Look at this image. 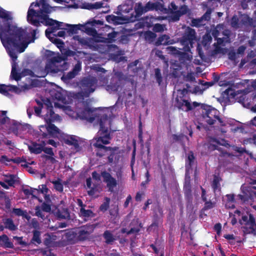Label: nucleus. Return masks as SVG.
Wrapping results in <instances>:
<instances>
[{
  "label": "nucleus",
  "instance_id": "f257e3e1",
  "mask_svg": "<svg viewBox=\"0 0 256 256\" xmlns=\"http://www.w3.org/2000/svg\"><path fill=\"white\" fill-rule=\"evenodd\" d=\"M80 87L81 92L76 96L78 98L76 111H74L70 106L66 104V97L62 92L52 90L51 91L52 100L47 99L44 104L38 107H35V113L39 116L42 112L44 113L45 111L46 112V113L44 115L46 124H51L52 122L59 120L60 116L54 114L52 110V106L54 104L56 108H62L66 114L72 118L76 119L79 118L90 122H94L95 120L100 121V130L98 136L102 134L104 135L95 137L92 140L91 144L104 152L112 151V154L108 158V162L110 163H118L120 158V154L118 153V148L116 147L112 148L104 146L110 142V137L107 134L110 124V120L106 116H102L100 118L98 116H94L93 111L90 107L87 100H81L84 99V97L88 98L90 94L94 91L96 87V78L91 76L84 78L80 82Z\"/></svg>",
  "mask_w": 256,
  "mask_h": 256
},
{
  "label": "nucleus",
  "instance_id": "f03ea898",
  "mask_svg": "<svg viewBox=\"0 0 256 256\" xmlns=\"http://www.w3.org/2000/svg\"><path fill=\"white\" fill-rule=\"evenodd\" d=\"M0 38L13 61L10 78L18 80L20 76L16 72L18 66L15 62L17 54L24 52L28 44L34 42L36 30L31 28L26 29L18 28L12 22V14L2 8H0Z\"/></svg>",
  "mask_w": 256,
  "mask_h": 256
},
{
  "label": "nucleus",
  "instance_id": "7ed1b4c3",
  "mask_svg": "<svg viewBox=\"0 0 256 256\" xmlns=\"http://www.w3.org/2000/svg\"><path fill=\"white\" fill-rule=\"evenodd\" d=\"M162 0L160 2H148L145 6H142L140 2L136 3L134 6L135 14H132L130 16L126 15L125 16H116L114 15L106 16V20L109 22L113 23L115 24H122L129 22H133L138 19L143 14L150 10H156L164 13H167L169 10L172 13V16L170 17V20L177 21L180 17L186 13L188 8L186 6H181L178 10V7L174 2H172L169 6V10L164 8L162 3Z\"/></svg>",
  "mask_w": 256,
  "mask_h": 256
},
{
  "label": "nucleus",
  "instance_id": "20e7f679",
  "mask_svg": "<svg viewBox=\"0 0 256 256\" xmlns=\"http://www.w3.org/2000/svg\"><path fill=\"white\" fill-rule=\"evenodd\" d=\"M58 2L60 0H54ZM58 7L51 6L47 2V0H36V2L31 4L27 14L28 22L35 26H38L42 23L49 27L46 30V35L49 36L50 33L60 28H64L68 26L66 24L59 22L57 20L50 18L48 14L56 10Z\"/></svg>",
  "mask_w": 256,
  "mask_h": 256
},
{
  "label": "nucleus",
  "instance_id": "39448f33",
  "mask_svg": "<svg viewBox=\"0 0 256 256\" xmlns=\"http://www.w3.org/2000/svg\"><path fill=\"white\" fill-rule=\"evenodd\" d=\"M68 26H65L64 28H60L56 30H54V31L51 33H50L49 36L46 35H46L47 38H48L57 47L62 50V48L64 47V42L60 40L54 38L53 36H56L54 32L59 29L62 30H68L72 33H76V30H82V31L86 32L87 34L90 36H92L95 37L97 35L96 31L93 28H92L88 27V25L90 24L92 26H95L96 24L98 25H102L103 22L101 20H89L86 22L85 24H66Z\"/></svg>",
  "mask_w": 256,
  "mask_h": 256
},
{
  "label": "nucleus",
  "instance_id": "423d86ee",
  "mask_svg": "<svg viewBox=\"0 0 256 256\" xmlns=\"http://www.w3.org/2000/svg\"><path fill=\"white\" fill-rule=\"evenodd\" d=\"M195 31L190 27L186 28L185 32L180 42L184 46V50L185 52H182L179 50L175 47L170 46L166 48L168 53L174 55H180L182 60H184L190 61L192 58V52H190V49L192 47L194 40H195Z\"/></svg>",
  "mask_w": 256,
  "mask_h": 256
},
{
  "label": "nucleus",
  "instance_id": "0eeeda50",
  "mask_svg": "<svg viewBox=\"0 0 256 256\" xmlns=\"http://www.w3.org/2000/svg\"><path fill=\"white\" fill-rule=\"evenodd\" d=\"M47 55L52 56V58L47 60L44 71L42 74L38 76V77H44L48 74L56 73L67 69L68 64L59 54H56L52 51L48 50Z\"/></svg>",
  "mask_w": 256,
  "mask_h": 256
},
{
  "label": "nucleus",
  "instance_id": "6e6552de",
  "mask_svg": "<svg viewBox=\"0 0 256 256\" xmlns=\"http://www.w3.org/2000/svg\"><path fill=\"white\" fill-rule=\"evenodd\" d=\"M202 118L204 120L207 122L208 124H212L214 122L217 120L220 126H226L227 125H231L234 122V120H226L220 118L218 116V111L209 106H204L202 110Z\"/></svg>",
  "mask_w": 256,
  "mask_h": 256
},
{
  "label": "nucleus",
  "instance_id": "1a4fd4ad",
  "mask_svg": "<svg viewBox=\"0 0 256 256\" xmlns=\"http://www.w3.org/2000/svg\"><path fill=\"white\" fill-rule=\"evenodd\" d=\"M222 28V25H218L216 28L212 30V35L215 38H216L217 42L214 44V49L212 52V55L218 54H225L227 52V50L224 48V44L228 42V35L230 32L226 30L223 32L222 35L224 36L222 38H218L220 36L219 30Z\"/></svg>",
  "mask_w": 256,
  "mask_h": 256
},
{
  "label": "nucleus",
  "instance_id": "9d476101",
  "mask_svg": "<svg viewBox=\"0 0 256 256\" xmlns=\"http://www.w3.org/2000/svg\"><path fill=\"white\" fill-rule=\"evenodd\" d=\"M40 138L53 146L56 147L58 143L52 140L51 137H58L61 134L60 130L54 124H49L40 126Z\"/></svg>",
  "mask_w": 256,
  "mask_h": 256
},
{
  "label": "nucleus",
  "instance_id": "9b49d317",
  "mask_svg": "<svg viewBox=\"0 0 256 256\" xmlns=\"http://www.w3.org/2000/svg\"><path fill=\"white\" fill-rule=\"evenodd\" d=\"M6 111H0V123L6 124L12 122V125L10 128L16 134L22 136V134L31 133L32 131L31 126L28 124H19L6 116Z\"/></svg>",
  "mask_w": 256,
  "mask_h": 256
},
{
  "label": "nucleus",
  "instance_id": "f8f14e48",
  "mask_svg": "<svg viewBox=\"0 0 256 256\" xmlns=\"http://www.w3.org/2000/svg\"><path fill=\"white\" fill-rule=\"evenodd\" d=\"M246 214L242 212V218L240 223L242 226V230L245 234H256V224L251 214L246 211Z\"/></svg>",
  "mask_w": 256,
  "mask_h": 256
},
{
  "label": "nucleus",
  "instance_id": "ddd939ff",
  "mask_svg": "<svg viewBox=\"0 0 256 256\" xmlns=\"http://www.w3.org/2000/svg\"><path fill=\"white\" fill-rule=\"evenodd\" d=\"M22 92V89L16 86L13 85L0 84V93L10 97L12 93L20 94Z\"/></svg>",
  "mask_w": 256,
  "mask_h": 256
},
{
  "label": "nucleus",
  "instance_id": "4468645a",
  "mask_svg": "<svg viewBox=\"0 0 256 256\" xmlns=\"http://www.w3.org/2000/svg\"><path fill=\"white\" fill-rule=\"evenodd\" d=\"M194 156L192 152H190L188 156V160L186 162V173L185 178L184 188L189 189L190 187V176L189 174L190 172V168L194 162Z\"/></svg>",
  "mask_w": 256,
  "mask_h": 256
},
{
  "label": "nucleus",
  "instance_id": "2eb2a0df",
  "mask_svg": "<svg viewBox=\"0 0 256 256\" xmlns=\"http://www.w3.org/2000/svg\"><path fill=\"white\" fill-rule=\"evenodd\" d=\"M82 70L81 62H78L74 66L72 70L68 73L66 74H64L62 77V80L65 82H68V81L74 78Z\"/></svg>",
  "mask_w": 256,
  "mask_h": 256
},
{
  "label": "nucleus",
  "instance_id": "dca6fc26",
  "mask_svg": "<svg viewBox=\"0 0 256 256\" xmlns=\"http://www.w3.org/2000/svg\"><path fill=\"white\" fill-rule=\"evenodd\" d=\"M176 106L179 108L184 111H188L192 110L193 108H196L198 106V104L196 102H194L191 104L189 102L184 100L176 99Z\"/></svg>",
  "mask_w": 256,
  "mask_h": 256
},
{
  "label": "nucleus",
  "instance_id": "f3484780",
  "mask_svg": "<svg viewBox=\"0 0 256 256\" xmlns=\"http://www.w3.org/2000/svg\"><path fill=\"white\" fill-rule=\"evenodd\" d=\"M104 181L106 184L107 187L110 192L113 191L114 188L116 186L117 182L116 180L106 172H103L102 173Z\"/></svg>",
  "mask_w": 256,
  "mask_h": 256
},
{
  "label": "nucleus",
  "instance_id": "a211bd4d",
  "mask_svg": "<svg viewBox=\"0 0 256 256\" xmlns=\"http://www.w3.org/2000/svg\"><path fill=\"white\" fill-rule=\"evenodd\" d=\"M38 143L33 142L28 146V149L31 152L37 154L42 151L43 148L46 145V142L40 138L38 139Z\"/></svg>",
  "mask_w": 256,
  "mask_h": 256
},
{
  "label": "nucleus",
  "instance_id": "6ab92c4d",
  "mask_svg": "<svg viewBox=\"0 0 256 256\" xmlns=\"http://www.w3.org/2000/svg\"><path fill=\"white\" fill-rule=\"evenodd\" d=\"M18 178V177L14 175H6L4 177V182H0V185L6 189H8L10 186H13L17 182Z\"/></svg>",
  "mask_w": 256,
  "mask_h": 256
},
{
  "label": "nucleus",
  "instance_id": "aec40b11",
  "mask_svg": "<svg viewBox=\"0 0 256 256\" xmlns=\"http://www.w3.org/2000/svg\"><path fill=\"white\" fill-rule=\"evenodd\" d=\"M228 144L224 140H222L220 141H218L214 139H212L207 144L208 150L211 151L214 150H218L219 151L222 150L220 146H227Z\"/></svg>",
  "mask_w": 256,
  "mask_h": 256
},
{
  "label": "nucleus",
  "instance_id": "412c9836",
  "mask_svg": "<svg viewBox=\"0 0 256 256\" xmlns=\"http://www.w3.org/2000/svg\"><path fill=\"white\" fill-rule=\"evenodd\" d=\"M86 186L87 188L90 189L88 191V194L93 196H96L101 189L100 186L96 184H93L92 186V180L90 178L86 180Z\"/></svg>",
  "mask_w": 256,
  "mask_h": 256
},
{
  "label": "nucleus",
  "instance_id": "4be33fe9",
  "mask_svg": "<svg viewBox=\"0 0 256 256\" xmlns=\"http://www.w3.org/2000/svg\"><path fill=\"white\" fill-rule=\"evenodd\" d=\"M78 204L80 207V216L84 218L86 220L87 218L93 216L94 214L90 210L84 209L82 202L80 200H78Z\"/></svg>",
  "mask_w": 256,
  "mask_h": 256
},
{
  "label": "nucleus",
  "instance_id": "5701e85b",
  "mask_svg": "<svg viewBox=\"0 0 256 256\" xmlns=\"http://www.w3.org/2000/svg\"><path fill=\"white\" fill-rule=\"evenodd\" d=\"M78 138L74 136H66L64 138V141L66 144L70 145H73L76 149V151L78 150L79 147V142H78Z\"/></svg>",
  "mask_w": 256,
  "mask_h": 256
},
{
  "label": "nucleus",
  "instance_id": "b1692460",
  "mask_svg": "<svg viewBox=\"0 0 256 256\" xmlns=\"http://www.w3.org/2000/svg\"><path fill=\"white\" fill-rule=\"evenodd\" d=\"M117 34L118 32H113L111 33H109L107 38H103L101 36H98V38L96 37L95 40L98 42L110 43L115 40Z\"/></svg>",
  "mask_w": 256,
  "mask_h": 256
},
{
  "label": "nucleus",
  "instance_id": "393cba45",
  "mask_svg": "<svg viewBox=\"0 0 256 256\" xmlns=\"http://www.w3.org/2000/svg\"><path fill=\"white\" fill-rule=\"evenodd\" d=\"M175 42L174 40H171L169 36L164 34L160 36L156 42V46L171 44Z\"/></svg>",
  "mask_w": 256,
  "mask_h": 256
},
{
  "label": "nucleus",
  "instance_id": "a878e982",
  "mask_svg": "<svg viewBox=\"0 0 256 256\" xmlns=\"http://www.w3.org/2000/svg\"><path fill=\"white\" fill-rule=\"evenodd\" d=\"M35 210L36 215L38 217L41 218L42 219H44L45 216L43 214V212H50V207L49 205L44 204L42 206V208H40V206H36Z\"/></svg>",
  "mask_w": 256,
  "mask_h": 256
},
{
  "label": "nucleus",
  "instance_id": "bb28decb",
  "mask_svg": "<svg viewBox=\"0 0 256 256\" xmlns=\"http://www.w3.org/2000/svg\"><path fill=\"white\" fill-rule=\"evenodd\" d=\"M210 14L211 10H208L201 19L193 20L192 22V26L198 27L200 26V25L202 24V21L203 20H208L210 18Z\"/></svg>",
  "mask_w": 256,
  "mask_h": 256
},
{
  "label": "nucleus",
  "instance_id": "cd10ccee",
  "mask_svg": "<svg viewBox=\"0 0 256 256\" xmlns=\"http://www.w3.org/2000/svg\"><path fill=\"white\" fill-rule=\"evenodd\" d=\"M133 2L128 1V3L122 4L118 6V10L120 11V14L122 15L124 14H128L130 10H132L133 8Z\"/></svg>",
  "mask_w": 256,
  "mask_h": 256
},
{
  "label": "nucleus",
  "instance_id": "c85d7f7f",
  "mask_svg": "<svg viewBox=\"0 0 256 256\" xmlns=\"http://www.w3.org/2000/svg\"><path fill=\"white\" fill-rule=\"evenodd\" d=\"M94 227L93 225H90L84 228L79 232V236L80 238L84 239L86 238L88 234L92 232L94 229Z\"/></svg>",
  "mask_w": 256,
  "mask_h": 256
},
{
  "label": "nucleus",
  "instance_id": "c756f323",
  "mask_svg": "<svg viewBox=\"0 0 256 256\" xmlns=\"http://www.w3.org/2000/svg\"><path fill=\"white\" fill-rule=\"evenodd\" d=\"M226 208H234V200L233 195L228 194L226 200H224Z\"/></svg>",
  "mask_w": 256,
  "mask_h": 256
},
{
  "label": "nucleus",
  "instance_id": "7c9ffc66",
  "mask_svg": "<svg viewBox=\"0 0 256 256\" xmlns=\"http://www.w3.org/2000/svg\"><path fill=\"white\" fill-rule=\"evenodd\" d=\"M106 4H105L102 2H96L92 4H88L86 8L87 9L91 10V9H99L102 8H106Z\"/></svg>",
  "mask_w": 256,
  "mask_h": 256
},
{
  "label": "nucleus",
  "instance_id": "2f4dec72",
  "mask_svg": "<svg viewBox=\"0 0 256 256\" xmlns=\"http://www.w3.org/2000/svg\"><path fill=\"white\" fill-rule=\"evenodd\" d=\"M224 237L226 239L229 244L232 245L235 244L236 242H240V240L238 237L235 236L232 234H228L224 236Z\"/></svg>",
  "mask_w": 256,
  "mask_h": 256
},
{
  "label": "nucleus",
  "instance_id": "473e14b6",
  "mask_svg": "<svg viewBox=\"0 0 256 256\" xmlns=\"http://www.w3.org/2000/svg\"><path fill=\"white\" fill-rule=\"evenodd\" d=\"M0 245L7 247L12 248V244L10 242L8 238L6 235L0 236Z\"/></svg>",
  "mask_w": 256,
  "mask_h": 256
},
{
  "label": "nucleus",
  "instance_id": "72a5a7b5",
  "mask_svg": "<svg viewBox=\"0 0 256 256\" xmlns=\"http://www.w3.org/2000/svg\"><path fill=\"white\" fill-rule=\"evenodd\" d=\"M3 223L4 224V228H6L10 230H14L16 229V226L14 224L13 221L10 218L3 220Z\"/></svg>",
  "mask_w": 256,
  "mask_h": 256
},
{
  "label": "nucleus",
  "instance_id": "f704fd0d",
  "mask_svg": "<svg viewBox=\"0 0 256 256\" xmlns=\"http://www.w3.org/2000/svg\"><path fill=\"white\" fill-rule=\"evenodd\" d=\"M221 179L218 176H215L214 179L213 180L212 182V188L214 189V192L216 193V192H219L220 190V182Z\"/></svg>",
  "mask_w": 256,
  "mask_h": 256
},
{
  "label": "nucleus",
  "instance_id": "c9c22d12",
  "mask_svg": "<svg viewBox=\"0 0 256 256\" xmlns=\"http://www.w3.org/2000/svg\"><path fill=\"white\" fill-rule=\"evenodd\" d=\"M156 37V34L150 31L146 32L144 33V38L146 41L152 42L154 40Z\"/></svg>",
  "mask_w": 256,
  "mask_h": 256
},
{
  "label": "nucleus",
  "instance_id": "e433bc0d",
  "mask_svg": "<svg viewBox=\"0 0 256 256\" xmlns=\"http://www.w3.org/2000/svg\"><path fill=\"white\" fill-rule=\"evenodd\" d=\"M36 191L38 190L36 188H24L23 192L24 194L26 196L32 195L33 197L36 198Z\"/></svg>",
  "mask_w": 256,
  "mask_h": 256
},
{
  "label": "nucleus",
  "instance_id": "4c0bfd02",
  "mask_svg": "<svg viewBox=\"0 0 256 256\" xmlns=\"http://www.w3.org/2000/svg\"><path fill=\"white\" fill-rule=\"evenodd\" d=\"M38 191H36V192H40L42 194L44 195L46 199L47 196L46 194H48V189L46 187V186L45 184H42L38 186V189H37Z\"/></svg>",
  "mask_w": 256,
  "mask_h": 256
},
{
  "label": "nucleus",
  "instance_id": "58836bf2",
  "mask_svg": "<svg viewBox=\"0 0 256 256\" xmlns=\"http://www.w3.org/2000/svg\"><path fill=\"white\" fill-rule=\"evenodd\" d=\"M104 238L106 239V243H110L115 240L112 234L108 231H106L104 233Z\"/></svg>",
  "mask_w": 256,
  "mask_h": 256
},
{
  "label": "nucleus",
  "instance_id": "ea45409f",
  "mask_svg": "<svg viewBox=\"0 0 256 256\" xmlns=\"http://www.w3.org/2000/svg\"><path fill=\"white\" fill-rule=\"evenodd\" d=\"M166 30V26L159 24H156L153 28V30L155 32H162Z\"/></svg>",
  "mask_w": 256,
  "mask_h": 256
},
{
  "label": "nucleus",
  "instance_id": "a19ab883",
  "mask_svg": "<svg viewBox=\"0 0 256 256\" xmlns=\"http://www.w3.org/2000/svg\"><path fill=\"white\" fill-rule=\"evenodd\" d=\"M52 183L54 184V188L56 190L59 192H62L63 190V185L60 180L52 181Z\"/></svg>",
  "mask_w": 256,
  "mask_h": 256
},
{
  "label": "nucleus",
  "instance_id": "79ce46f5",
  "mask_svg": "<svg viewBox=\"0 0 256 256\" xmlns=\"http://www.w3.org/2000/svg\"><path fill=\"white\" fill-rule=\"evenodd\" d=\"M104 46L105 49L106 50V51L110 55L113 54L111 52L112 49H114V51H116V52H118V48L115 45H113V44L106 45V46Z\"/></svg>",
  "mask_w": 256,
  "mask_h": 256
},
{
  "label": "nucleus",
  "instance_id": "37998d69",
  "mask_svg": "<svg viewBox=\"0 0 256 256\" xmlns=\"http://www.w3.org/2000/svg\"><path fill=\"white\" fill-rule=\"evenodd\" d=\"M40 232L38 230L34 232V236L32 238V240L34 242H36L37 244H40L41 242V240L40 238Z\"/></svg>",
  "mask_w": 256,
  "mask_h": 256
},
{
  "label": "nucleus",
  "instance_id": "c03bdc74",
  "mask_svg": "<svg viewBox=\"0 0 256 256\" xmlns=\"http://www.w3.org/2000/svg\"><path fill=\"white\" fill-rule=\"evenodd\" d=\"M73 38L75 40L78 41L79 43L82 45H86L88 44V40L87 38H81L78 36H74Z\"/></svg>",
  "mask_w": 256,
  "mask_h": 256
},
{
  "label": "nucleus",
  "instance_id": "a18cd8bd",
  "mask_svg": "<svg viewBox=\"0 0 256 256\" xmlns=\"http://www.w3.org/2000/svg\"><path fill=\"white\" fill-rule=\"evenodd\" d=\"M212 41V37L209 34H206L202 38V43L204 46H206L208 44H210Z\"/></svg>",
  "mask_w": 256,
  "mask_h": 256
},
{
  "label": "nucleus",
  "instance_id": "49530a36",
  "mask_svg": "<svg viewBox=\"0 0 256 256\" xmlns=\"http://www.w3.org/2000/svg\"><path fill=\"white\" fill-rule=\"evenodd\" d=\"M154 72L156 81L158 83L159 85H160L162 81V77L161 76L160 70L158 68H156L154 70Z\"/></svg>",
  "mask_w": 256,
  "mask_h": 256
},
{
  "label": "nucleus",
  "instance_id": "de8ad7c7",
  "mask_svg": "<svg viewBox=\"0 0 256 256\" xmlns=\"http://www.w3.org/2000/svg\"><path fill=\"white\" fill-rule=\"evenodd\" d=\"M140 231L139 228H132L130 230H128L126 228H123L122 230V233H126L127 234H130L132 233L137 232Z\"/></svg>",
  "mask_w": 256,
  "mask_h": 256
},
{
  "label": "nucleus",
  "instance_id": "09e8293b",
  "mask_svg": "<svg viewBox=\"0 0 256 256\" xmlns=\"http://www.w3.org/2000/svg\"><path fill=\"white\" fill-rule=\"evenodd\" d=\"M110 199L109 198H106L105 199V202L102 204L100 207V208L102 211L106 210L109 206Z\"/></svg>",
  "mask_w": 256,
  "mask_h": 256
},
{
  "label": "nucleus",
  "instance_id": "8fccbe9b",
  "mask_svg": "<svg viewBox=\"0 0 256 256\" xmlns=\"http://www.w3.org/2000/svg\"><path fill=\"white\" fill-rule=\"evenodd\" d=\"M92 72H96L97 73V75H98V72H105L106 70L104 68L100 67L98 66H92Z\"/></svg>",
  "mask_w": 256,
  "mask_h": 256
},
{
  "label": "nucleus",
  "instance_id": "3c124183",
  "mask_svg": "<svg viewBox=\"0 0 256 256\" xmlns=\"http://www.w3.org/2000/svg\"><path fill=\"white\" fill-rule=\"evenodd\" d=\"M252 112H256V104L252 107ZM250 126L256 128V116L250 121Z\"/></svg>",
  "mask_w": 256,
  "mask_h": 256
},
{
  "label": "nucleus",
  "instance_id": "603ef678",
  "mask_svg": "<svg viewBox=\"0 0 256 256\" xmlns=\"http://www.w3.org/2000/svg\"><path fill=\"white\" fill-rule=\"evenodd\" d=\"M12 159L9 158L6 156H2L0 157V162L8 164V163L12 162Z\"/></svg>",
  "mask_w": 256,
  "mask_h": 256
},
{
  "label": "nucleus",
  "instance_id": "864d4df0",
  "mask_svg": "<svg viewBox=\"0 0 256 256\" xmlns=\"http://www.w3.org/2000/svg\"><path fill=\"white\" fill-rule=\"evenodd\" d=\"M238 18L236 16H234L232 19L231 25L234 28L238 27Z\"/></svg>",
  "mask_w": 256,
  "mask_h": 256
},
{
  "label": "nucleus",
  "instance_id": "5fc2aeb1",
  "mask_svg": "<svg viewBox=\"0 0 256 256\" xmlns=\"http://www.w3.org/2000/svg\"><path fill=\"white\" fill-rule=\"evenodd\" d=\"M92 179L96 182H100V175L96 172H94L92 174Z\"/></svg>",
  "mask_w": 256,
  "mask_h": 256
},
{
  "label": "nucleus",
  "instance_id": "6e6d98bb",
  "mask_svg": "<svg viewBox=\"0 0 256 256\" xmlns=\"http://www.w3.org/2000/svg\"><path fill=\"white\" fill-rule=\"evenodd\" d=\"M110 214L116 217L118 215V206H115L113 209L110 210Z\"/></svg>",
  "mask_w": 256,
  "mask_h": 256
},
{
  "label": "nucleus",
  "instance_id": "4d7b16f0",
  "mask_svg": "<svg viewBox=\"0 0 256 256\" xmlns=\"http://www.w3.org/2000/svg\"><path fill=\"white\" fill-rule=\"evenodd\" d=\"M244 144H248V143H250V144L253 143L256 145V135H254L253 136L252 138H250L248 140H244Z\"/></svg>",
  "mask_w": 256,
  "mask_h": 256
},
{
  "label": "nucleus",
  "instance_id": "13d9d810",
  "mask_svg": "<svg viewBox=\"0 0 256 256\" xmlns=\"http://www.w3.org/2000/svg\"><path fill=\"white\" fill-rule=\"evenodd\" d=\"M222 226L220 224H216L214 227L215 231L217 232V234L220 235L221 232Z\"/></svg>",
  "mask_w": 256,
  "mask_h": 256
},
{
  "label": "nucleus",
  "instance_id": "bf43d9fd",
  "mask_svg": "<svg viewBox=\"0 0 256 256\" xmlns=\"http://www.w3.org/2000/svg\"><path fill=\"white\" fill-rule=\"evenodd\" d=\"M246 49V47L244 46H240L236 54H242L244 53Z\"/></svg>",
  "mask_w": 256,
  "mask_h": 256
},
{
  "label": "nucleus",
  "instance_id": "052dcab7",
  "mask_svg": "<svg viewBox=\"0 0 256 256\" xmlns=\"http://www.w3.org/2000/svg\"><path fill=\"white\" fill-rule=\"evenodd\" d=\"M42 150L44 151V152H46L48 154H50V155L53 154L52 150L51 148H44Z\"/></svg>",
  "mask_w": 256,
  "mask_h": 256
},
{
  "label": "nucleus",
  "instance_id": "680f3d73",
  "mask_svg": "<svg viewBox=\"0 0 256 256\" xmlns=\"http://www.w3.org/2000/svg\"><path fill=\"white\" fill-rule=\"evenodd\" d=\"M236 54L234 52H231L228 54L229 58L232 60H235L236 58Z\"/></svg>",
  "mask_w": 256,
  "mask_h": 256
},
{
  "label": "nucleus",
  "instance_id": "e2e57ef3",
  "mask_svg": "<svg viewBox=\"0 0 256 256\" xmlns=\"http://www.w3.org/2000/svg\"><path fill=\"white\" fill-rule=\"evenodd\" d=\"M14 239L16 240L18 244H24V243L22 242V237L14 236Z\"/></svg>",
  "mask_w": 256,
  "mask_h": 256
},
{
  "label": "nucleus",
  "instance_id": "0e129e2a",
  "mask_svg": "<svg viewBox=\"0 0 256 256\" xmlns=\"http://www.w3.org/2000/svg\"><path fill=\"white\" fill-rule=\"evenodd\" d=\"M14 214L18 216H22L23 214V211L19 208L14 209Z\"/></svg>",
  "mask_w": 256,
  "mask_h": 256
},
{
  "label": "nucleus",
  "instance_id": "69168bd1",
  "mask_svg": "<svg viewBox=\"0 0 256 256\" xmlns=\"http://www.w3.org/2000/svg\"><path fill=\"white\" fill-rule=\"evenodd\" d=\"M106 90L110 92H111L112 91L117 90L118 88L115 86H107Z\"/></svg>",
  "mask_w": 256,
  "mask_h": 256
},
{
  "label": "nucleus",
  "instance_id": "338daca9",
  "mask_svg": "<svg viewBox=\"0 0 256 256\" xmlns=\"http://www.w3.org/2000/svg\"><path fill=\"white\" fill-rule=\"evenodd\" d=\"M131 200H132L131 196H128L127 197L126 202H124V207L126 208L128 206V205L129 204V203L130 202Z\"/></svg>",
  "mask_w": 256,
  "mask_h": 256
},
{
  "label": "nucleus",
  "instance_id": "774afa93",
  "mask_svg": "<svg viewBox=\"0 0 256 256\" xmlns=\"http://www.w3.org/2000/svg\"><path fill=\"white\" fill-rule=\"evenodd\" d=\"M172 68L174 70H176V72H173L172 73V75L174 76V77H177L178 76V71L179 70H180V66H178V68H174V66L172 67Z\"/></svg>",
  "mask_w": 256,
  "mask_h": 256
}]
</instances>
